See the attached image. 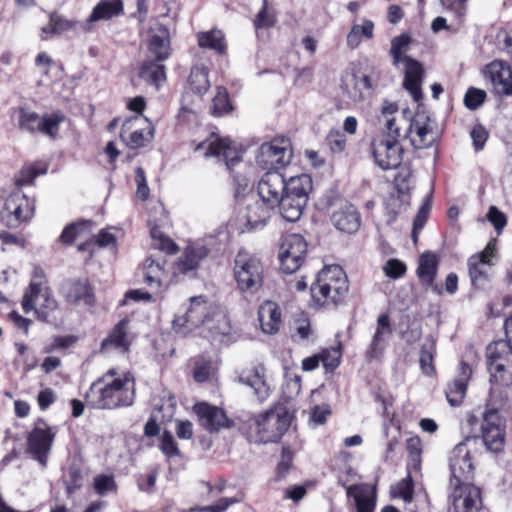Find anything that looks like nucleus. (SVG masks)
<instances>
[{"instance_id": "obj_1", "label": "nucleus", "mask_w": 512, "mask_h": 512, "mask_svg": "<svg viewBox=\"0 0 512 512\" xmlns=\"http://www.w3.org/2000/svg\"><path fill=\"white\" fill-rule=\"evenodd\" d=\"M136 381L131 372L110 368L96 378L85 394L86 404L94 409L116 410L133 405Z\"/></svg>"}, {"instance_id": "obj_2", "label": "nucleus", "mask_w": 512, "mask_h": 512, "mask_svg": "<svg viewBox=\"0 0 512 512\" xmlns=\"http://www.w3.org/2000/svg\"><path fill=\"white\" fill-rule=\"evenodd\" d=\"M349 290L345 271L339 265L325 266L310 287V306L333 309L344 301Z\"/></svg>"}, {"instance_id": "obj_3", "label": "nucleus", "mask_w": 512, "mask_h": 512, "mask_svg": "<svg viewBox=\"0 0 512 512\" xmlns=\"http://www.w3.org/2000/svg\"><path fill=\"white\" fill-rule=\"evenodd\" d=\"M504 332L505 339L492 341L485 349L491 392L512 386V320L508 321Z\"/></svg>"}, {"instance_id": "obj_4", "label": "nucleus", "mask_w": 512, "mask_h": 512, "mask_svg": "<svg viewBox=\"0 0 512 512\" xmlns=\"http://www.w3.org/2000/svg\"><path fill=\"white\" fill-rule=\"evenodd\" d=\"M21 306L26 314L34 312L35 318L40 322L52 324L56 321L54 314L59 304L42 268L34 269L32 279L24 289Z\"/></svg>"}, {"instance_id": "obj_5", "label": "nucleus", "mask_w": 512, "mask_h": 512, "mask_svg": "<svg viewBox=\"0 0 512 512\" xmlns=\"http://www.w3.org/2000/svg\"><path fill=\"white\" fill-rule=\"evenodd\" d=\"M291 425L288 409L280 404L250 418L247 439L256 444L278 443Z\"/></svg>"}, {"instance_id": "obj_6", "label": "nucleus", "mask_w": 512, "mask_h": 512, "mask_svg": "<svg viewBox=\"0 0 512 512\" xmlns=\"http://www.w3.org/2000/svg\"><path fill=\"white\" fill-rule=\"evenodd\" d=\"M233 275L240 292L253 294L263 285L264 267L258 257L240 250L234 259Z\"/></svg>"}, {"instance_id": "obj_7", "label": "nucleus", "mask_w": 512, "mask_h": 512, "mask_svg": "<svg viewBox=\"0 0 512 512\" xmlns=\"http://www.w3.org/2000/svg\"><path fill=\"white\" fill-rule=\"evenodd\" d=\"M307 251L308 243L301 234L291 233L285 235L279 248L281 271L286 274L298 271L306 259Z\"/></svg>"}, {"instance_id": "obj_8", "label": "nucleus", "mask_w": 512, "mask_h": 512, "mask_svg": "<svg viewBox=\"0 0 512 512\" xmlns=\"http://www.w3.org/2000/svg\"><path fill=\"white\" fill-rule=\"evenodd\" d=\"M481 439L486 449L492 453L504 450L506 440V421L497 409H486L480 426Z\"/></svg>"}, {"instance_id": "obj_9", "label": "nucleus", "mask_w": 512, "mask_h": 512, "mask_svg": "<svg viewBox=\"0 0 512 512\" xmlns=\"http://www.w3.org/2000/svg\"><path fill=\"white\" fill-rule=\"evenodd\" d=\"M55 432L42 418H39L32 430L26 437V452L31 457L45 466L47 464L48 455L52 449L55 439Z\"/></svg>"}, {"instance_id": "obj_10", "label": "nucleus", "mask_w": 512, "mask_h": 512, "mask_svg": "<svg viewBox=\"0 0 512 512\" xmlns=\"http://www.w3.org/2000/svg\"><path fill=\"white\" fill-rule=\"evenodd\" d=\"M448 503L452 512H481L483 491L475 484L448 486Z\"/></svg>"}, {"instance_id": "obj_11", "label": "nucleus", "mask_w": 512, "mask_h": 512, "mask_svg": "<svg viewBox=\"0 0 512 512\" xmlns=\"http://www.w3.org/2000/svg\"><path fill=\"white\" fill-rule=\"evenodd\" d=\"M449 468V486L473 483L475 467L466 443L461 442L453 448L449 459Z\"/></svg>"}, {"instance_id": "obj_12", "label": "nucleus", "mask_w": 512, "mask_h": 512, "mask_svg": "<svg viewBox=\"0 0 512 512\" xmlns=\"http://www.w3.org/2000/svg\"><path fill=\"white\" fill-rule=\"evenodd\" d=\"M134 340L135 336L131 332L130 319L124 317L108 331L106 337L100 343L98 353L101 355L111 352L128 354Z\"/></svg>"}, {"instance_id": "obj_13", "label": "nucleus", "mask_w": 512, "mask_h": 512, "mask_svg": "<svg viewBox=\"0 0 512 512\" xmlns=\"http://www.w3.org/2000/svg\"><path fill=\"white\" fill-rule=\"evenodd\" d=\"M258 161L265 166L280 168L288 165L292 158V143L288 137L277 136L259 148Z\"/></svg>"}, {"instance_id": "obj_14", "label": "nucleus", "mask_w": 512, "mask_h": 512, "mask_svg": "<svg viewBox=\"0 0 512 512\" xmlns=\"http://www.w3.org/2000/svg\"><path fill=\"white\" fill-rule=\"evenodd\" d=\"M370 148L375 163L381 169L392 170L401 165L404 150L399 141L388 140L387 137H374Z\"/></svg>"}, {"instance_id": "obj_15", "label": "nucleus", "mask_w": 512, "mask_h": 512, "mask_svg": "<svg viewBox=\"0 0 512 512\" xmlns=\"http://www.w3.org/2000/svg\"><path fill=\"white\" fill-rule=\"evenodd\" d=\"M193 411L197 416L199 425L210 434L231 429L235 425L234 420L228 417L223 408L207 402L196 403L193 406Z\"/></svg>"}, {"instance_id": "obj_16", "label": "nucleus", "mask_w": 512, "mask_h": 512, "mask_svg": "<svg viewBox=\"0 0 512 512\" xmlns=\"http://www.w3.org/2000/svg\"><path fill=\"white\" fill-rule=\"evenodd\" d=\"M140 120L139 116H130L122 123L120 138L130 149L144 147L154 138V126L147 118L146 127L134 129Z\"/></svg>"}, {"instance_id": "obj_17", "label": "nucleus", "mask_w": 512, "mask_h": 512, "mask_svg": "<svg viewBox=\"0 0 512 512\" xmlns=\"http://www.w3.org/2000/svg\"><path fill=\"white\" fill-rule=\"evenodd\" d=\"M472 374V366L466 361H460L455 377L447 383L445 388V396L451 406L457 407L463 403Z\"/></svg>"}, {"instance_id": "obj_18", "label": "nucleus", "mask_w": 512, "mask_h": 512, "mask_svg": "<svg viewBox=\"0 0 512 512\" xmlns=\"http://www.w3.org/2000/svg\"><path fill=\"white\" fill-rule=\"evenodd\" d=\"M285 181L284 176L276 170L267 171L261 177L257 190L267 206L275 208L281 202V196L285 192Z\"/></svg>"}, {"instance_id": "obj_19", "label": "nucleus", "mask_w": 512, "mask_h": 512, "mask_svg": "<svg viewBox=\"0 0 512 512\" xmlns=\"http://www.w3.org/2000/svg\"><path fill=\"white\" fill-rule=\"evenodd\" d=\"M411 145L415 149H424L432 146L434 137L432 135L431 118L426 113H416L411 118L406 130Z\"/></svg>"}, {"instance_id": "obj_20", "label": "nucleus", "mask_w": 512, "mask_h": 512, "mask_svg": "<svg viewBox=\"0 0 512 512\" xmlns=\"http://www.w3.org/2000/svg\"><path fill=\"white\" fill-rule=\"evenodd\" d=\"M64 297L68 303L79 305L84 304L93 307L96 304L94 287L89 278L70 279L65 284Z\"/></svg>"}, {"instance_id": "obj_21", "label": "nucleus", "mask_w": 512, "mask_h": 512, "mask_svg": "<svg viewBox=\"0 0 512 512\" xmlns=\"http://www.w3.org/2000/svg\"><path fill=\"white\" fill-rule=\"evenodd\" d=\"M210 250L201 244H189L173 265V276L187 275L196 272L201 262L207 258Z\"/></svg>"}, {"instance_id": "obj_22", "label": "nucleus", "mask_w": 512, "mask_h": 512, "mask_svg": "<svg viewBox=\"0 0 512 512\" xmlns=\"http://www.w3.org/2000/svg\"><path fill=\"white\" fill-rule=\"evenodd\" d=\"M440 259L435 252L425 251L419 257L416 275L420 284L425 289H432L433 292L441 295V287L435 283Z\"/></svg>"}, {"instance_id": "obj_23", "label": "nucleus", "mask_w": 512, "mask_h": 512, "mask_svg": "<svg viewBox=\"0 0 512 512\" xmlns=\"http://www.w3.org/2000/svg\"><path fill=\"white\" fill-rule=\"evenodd\" d=\"M150 37L147 49L151 56L158 61H166L171 55V42L169 29L157 22L149 29Z\"/></svg>"}, {"instance_id": "obj_24", "label": "nucleus", "mask_w": 512, "mask_h": 512, "mask_svg": "<svg viewBox=\"0 0 512 512\" xmlns=\"http://www.w3.org/2000/svg\"><path fill=\"white\" fill-rule=\"evenodd\" d=\"M484 72L498 94L512 96V67L510 65L502 60H494L486 65Z\"/></svg>"}, {"instance_id": "obj_25", "label": "nucleus", "mask_w": 512, "mask_h": 512, "mask_svg": "<svg viewBox=\"0 0 512 512\" xmlns=\"http://www.w3.org/2000/svg\"><path fill=\"white\" fill-rule=\"evenodd\" d=\"M211 83L209 80V69L206 66H193L187 77L185 89L181 97V102L189 104V95L193 94L200 99L209 91Z\"/></svg>"}, {"instance_id": "obj_26", "label": "nucleus", "mask_w": 512, "mask_h": 512, "mask_svg": "<svg viewBox=\"0 0 512 512\" xmlns=\"http://www.w3.org/2000/svg\"><path fill=\"white\" fill-rule=\"evenodd\" d=\"M404 70L403 87L412 99L420 103L423 100L422 82L425 70L422 63L414 58H407Z\"/></svg>"}, {"instance_id": "obj_27", "label": "nucleus", "mask_w": 512, "mask_h": 512, "mask_svg": "<svg viewBox=\"0 0 512 512\" xmlns=\"http://www.w3.org/2000/svg\"><path fill=\"white\" fill-rule=\"evenodd\" d=\"M5 210L13 218L11 226H17L22 222L29 221L35 212L34 201L24 194L10 195L4 205Z\"/></svg>"}, {"instance_id": "obj_28", "label": "nucleus", "mask_w": 512, "mask_h": 512, "mask_svg": "<svg viewBox=\"0 0 512 512\" xmlns=\"http://www.w3.org/2000/svg\"><path fill=\"white\" fill-rule=\"evenodd\" d=\"M331 221L339 231L353 234L361 226V215L354 205L346 203L333 212Z\"/></svg>"}, {"instance_id": "obj_29", "label": "nucleus", "mask_w": 512, "mask_h": 512, "mask_svg": "<svg viewBox=\"0 0 512 512\" xmlns=\"http://www.w3.org/2000/svg\"><path fill=\"white\" fill-rule=\"evenodd\" d=\"M347 496L355 502L356 512H374L377 493L375 487L368 484H354L346 487Z\"/></svg>"}, {"instance_id": "obj_30", "label": "nucleus", "mask_w": 512, "mask_h": 512, "mask_svg": "<svg viewBox=\"0 0 512 512\" xmlns=\"http://www.w3.org/2000/svg\"><path fill=\"white\" fill-rule=\"evenodd\" d=\"M258 319L264 333L270 335L277 333L282 325L280 306L273 301H265L258 309Z\"/></svg>"}, {"instance_id": "obj_31", "label": "nucleus", "mask_w": 512, "mask_h": 512, "mask_svg": "<svg viewBox=\"0 0 512 512\" xmlns=\"http://www.w3.org/2000/svg\"><path fill=\"white\" fill-rule=\"evenodd\" d=\"M239 382L253 388L255 395L261 402L270 395V387L265 380L262 366H254L251 369L243 370L239 375Z\"/></svg>"}, {"instance_id": "obj_32", "label": "nucleus", "mask_w": 512, "mask_h": 512, "mask_svg": "<svg viewBox=\"0 0 512 512\" xmlns=\"http://www.w3.org/2000/svg\"><path fill=\"white\" fill-rule=\"evenodd\" d=\"M166 259L155 260L152 257L145 259L142 267L143 281L149 287H161L168 277Z\"/></svg>"}, {"instance_id": "obj_33", "label": "nucleus", "mask_w": 512, "mask_h": 512, "mask_svg": "<svg viewBox=\"0 0 512 512\" xmlns=\"http://www.w3.org/2000/svg\"><path fill=\"white\" fill-rule=\"evenodd\" d=\"M156 59H146L139 68V77L157 89L166 81V66Z\"/></svg>"}, {"instance_id": "obj_34", "label": "nucleus", "mask_w": 512, "mask_h": 512, "mask_svg": "<svg viewBox=\"0 0 512 512\" xmlns=\"http://www.w3.org/2000/svg\"><path fill=\"white\" fill-rule=\"evenodd\" d=\"M313 190V181L310 175L300 174L290 177L285 181L284 194L296 198L298 201L308 202L309 195Z\"/></svg>"}, {"instance_id": "obj_35", "label": "nucleus", "mask_w": 512, "mask_h": 512, "mask_svg": "<svg viewBox=\"0 0 512 512\" xmlns=\"http://www.w3.org/2000/svg\"><path fill=\"white\" fill-rule=\"evenodd\" d=\"M236 109L230 94L225 86H216L212 97L209 113L215 118L231 115Z\"/></svg>"}, {"instance_id": "obj_36", "label": "nucleus", "mask_w": 512, "mask_h": 512, "mask_svg": "<svg viewBox=\"0 0 512 512\" xmlns=\"http://www.w3.org/2000/svg\"><path fill=\"white\" fill-rule=\"evenodd\" d=\"M124 12L122 0H100L93 8L89 20L97 22L100 20H109L119 16Z\"/></svg>"}, {"instance_id": "obj_37", "label": "nucleus", "mask_w": 512, "mask_h": 512, "mask_svg": "<svg viewBox=\"0 0 512 512\" xmlns=\"http://www.w3.org/2000/svg\"><path fill=\"white\" fill-rule=\"evenodd\" d=\"M197 43L199 47L213 50L219 55L224 54L227 49L225 36L222 31L218 29L199 32L197 34Z\"/></svg>"}, {"instance_id": "obj_38", "label": "nucleus", "mask_w": 512, "mask_h": 512, "mask_svg": "<svg viewBox=\"0 0 512 512\" xmlns=\"http://www.w3.org/2000/svg\"><path fill=\"white\" fill-rule=\"evenodd\" d=\"M467 264L472 286L475 289H485L490 282L486 268L488 265L484 260L473 256L468 258Z\"/></svg>"}, {"instance_id": "obj_39", "label": "nucleus", "mask_w": 512, "mask_h": 512, "mask_svg": "<svg viewBox=\"0 0 512 512\" xmlns=\"http://www.w3.org/2000/svg\"><path fill=\"white\" fill-rule=\"evenodd\" d=\"M308 202L304 200L298 201L296 198L290 197L283 193L281 202L277 204L280 214L288 222H296L300 219Z\"/></svg>"}, {"instance_id": "obj_40", "label": "nucleus", "mask_w": 512, "mask_h": 512, "mask_svg": "<svg viewBox=\"0 0 512 512\" xmlns=\"http://www.w3.org/2000/svg\"><path fill=\"white\" fill-rule=\"evenodd\" d=\"M186 314L188 316L189 328H198L209 318V307L207 301L202 297L192 298Z\"/></svg>"}, {"instance_id": "obj_41", "label": "nucleus", "mask_w": 512, "mask_h": 512, "mask_svg": "<svg viewBox=\"0 0 512 512\" xmlns=\"http://www.w3.org/2000/svg\"><path fill=\"white\" fill-rule=\"evenodd\" d=\"M40 119L37 132L55 140L59 135L60 125L65 121L66 117L62 111L57 110L50 114H44Z\"/></svg>"}, {"instance_id": "obj_42", "label": "nucleus", "mask_w": 512, "mask_h": 512, "mask_svg": "<svg viewBox=\"0 0 512 512\" xmlns=\"http://www.w3.org/2000/svg\"><path fill=\"white\" fill-rule=\"evenodd\" d=\"M412 42V38L407 33H402L391 40L390 56L392 58V64L398 66L400 63H406L407 58H411L406 53L409 50V46Z\"/></svg>"}, {"instance_id": "obj_43", "label": "nucleus", "mask_w": 512, "mask_h": 512, "mask_svg": "<svg viewBox=\"0 0 512 512\" xmlns=\"http://www.w3.org/2000/svg\"><path fill=\"white\" fill-rule=\"evenodd\" d=\"M150 236L152 238V245L154 248L165 252L168 255H174L178 252V245L156 224L149 222Z\"/></svg>"}, {"instance_id": "obj_44", "label": "nucleus", "mask_w": 512, "mask_h": 512, "mask_svg": "<svg viewBox=\"0 0 512 512\" xmlns=\"http://www.w3.org/2000/svg\"><path fill=\"white\" fill-rule=\"evenodd\" d=\"M228 137H221L217 133L212 132L209 137L195 145L194 151H201L205 149L204 155L210 156H222L225 148H227Z\"/></svg>"}, {"instance_id": "obj_45", "label": "nucleus", "mask_w": 512, "mask_h": 512, "mask_svg": "<svg viewBox=\"0 0 512 512\" xmlns=\"http://www.w3.org/2000/svg\"><path fill=\"white\" fill-rule=\"evenodd\" d=\"M272 209H274V207L267 206L263 200L248 205L246 213L247 223L252 227L266 224L270 218V211Z\"/></svg>"}, {"instance_id": "obj_46", "label": "nucleus", "mask_w": 512, "mask_h": 512, "mask_svg": "<svg viewBox=\"0 0 512 512\" xmlns=\"http://www.w3.org/2000/svg\"><path fill=\"white\" fill-rule=\"evenodd\" d=\"M362 36L367 39H372L374 36V23L371 20H364L363 24H354L347 34V45L351 49L357 48L361 41Z\"/></svg>"}, {"instance_id": "obj_47", "label": "nucleus", "mask_w": 512, "mask_h": 512, "mask_svg": "<svg viewBox=\"0 0 512 512\" xmlns=\"http://www.w3.org/2000/svg\"><path fill=\"white\" fill-rule=\"evenodd\" d=\"M93 225L92 220H79L68 224L62 230L58 241L63 245L70 246L74 243L75 239L84 230L89 229Z\"/></svg>"}, {"instance_id": "obj_48", "label": "nucleus", "mask_w": 512, "mask_h": 512, "mask_svg": "<svg viewBox=\"0 0 512 512\" xmlns=\"http://www.w3.org/2000/svg\"><path fill=\"white\" fill-rule=\"evenodd\" d=\"M320 363H322L325 372L332 373L334 372L341 362L342 357V347L341 344H338L336 347H328L322 349L319 353Z\"/></svg>"}, {"instance_id": "obj_49", "label": "nucleus", "mask_w": 512, "mask_h": 512, "mask_svg": "<svg viewBox=\"0 0 512 512\" xmlns=\"http://www.w3.org/2000/svg\"><path fill=\"white\" fill-rule=\"evenodd\" d=\"M277 22L276 11L268 0H263L262 7L256 14L253 24L256 29H268Z\"/></svg>"}, {"instance_id": "obj_50", "label": "nucleus", "mask_w": 512, "mask_h": 512, "mask_svg": "<svg viewBox=\"0 0 512 512\" xmlns=\"http://www.w3.org/2000/svg\"><path fill=\"white\" fill-rule=\"evenodd\" d=\"M435 354L436 346L434 342L429 345H422L420 350L419 364L421 371L427 376H433L436 374V367L434 364Z\"/></svg>"}, {"instance_id": "obj_51", "label": "nucleus", "mask_w": 512, "mask_h": 512, "mask_svg": "<svg viewBox=\"0 0 512 512\" xmlns=\"http://www.w3.org/2000/svg\"><path fill=\"white\" fill-rule=\"evenodd\" d=\"M18 116V127L20 130L27 131L31 134L37 133L39 123L41 121V116L34 112L29 111L25 108L19 109Z\"/></svg>"}, {"instance_id": "obj_52", "label": "nucleus", "mask_w": 512, "mask_h": 512, "mask_svg": "<svg viewBox=\"0 0 512 512\" xmlns=\"http://www.w3.org/2000/svg\"><path fill=\"white\" fill-rule=\"evenodd\" d=\"M93 489L96 494L104 496L108 493H116L118 485L113 474H98L93 479Z\"/></svg>"}, {"instance_id": "obj_53", "label": "nucleus", "mask_w": 512, "mask_h": 512, "mask_svg": "<svg viewBox=\"0 0 512 512\" xmlns=\"http://www.w3.org/2000/svg\"><path fill=\"white\" fill-rule=\"evenodd\" d=\"M294 452L290 446L284 445L281 449L280 460L276 466V479L286 478L293 466Z\"/></svg>"}, {"instance_id": "obj_54", "label": "nucleus", "mask_w": 512, "mask_h": 512, "mask_svg": "<svg viewBox=\"0 0 512 512\" xmlns=\"http://www.w3.org/2000/svg\"><path fill=\"white\" fill-rule=\"evenodd\" d=\"M355 91L349 92L350 97L355 102L363 101L365 99V92L371 93L373 90L372 80L369 75L363 74L361 76L353 75Z\"/></svg>"}, {"instance_id": "obj_55", "label": "nucleus", "mask_w": 512, "mask_h": 512, "mask_svg": "<svg viewBox=\"0 0 512 512\" xmlns=\"http://www.w3.org/2000/svg\"><path fill=\"white\" fill-rule=\"evenodd\" d=\"M212 362L205 357H198L193 364L192 376L198 383H204L209 380L211 374Z\"/></svg>"}, {"instance_id": "obj_56", "label": "nucleus", "mask_w": 512, "mask_h": 512, "mask_svg": "<svg viewBox=\"0 0 512 512\" xmlns=\"http://www.w3.org/2000/svg\"><path fill=\"white\" fill-rule=\"evenodd\" d=\"M326 143L333 154H341L347 146V138L337 129H331L326 135Z\"/></svg>"}, {"instance_id": "obj_57", "label": "nucleus", "mask_w": 512, "mask_h": 512, "mask_svg": "<svg viewBox=\"0 0 512 512\" xmlns=\"http://www.w3.org/2000/svg\"><path fill=\"white\" fill-rule=\"evenodd\" d=\"M83 486V474L80 468L70 467L67 480L65 481V491L68 497L74 495Z\"/></svg>"}, {"instance_id": "obj_58", "label": "nucleus", "mask_w": 512, "mask_h": 512, "mask_svg": "<svg viewBox=\"0 0 512 512\" xmlns=\"http://www.w3.org/2000/svg\"><path fill=\"white\" fill-rule=\"evenodd\" d=\"M383 124L382 134L378 137H387L388 140H396L399 141L401 137V127L399 125V121H405L402 117L398 119L397 117H389L388 119L379 120Z\"/></svg>"}, {"instance_id": "obj_59", "label": "nucleus", "mask_w": 512, "mask_h": 512, "mask_svg": "<svg viewBox=\"0 0 512 512\" xmlns=\"http://www.w3.org/2000/svg\"><path fill=\"white\" fill-rule=\"evenodd\" d=\"M431 210V202L429 199H426L421 207L419 208L414 221H413V229H412V238L416 243L418 240V233L421 231L428 219L429 213Z\"/></svg>"}, {"instance_id": "obj_60", "label": "nucleus", "mask_w": 512, "mask_h": 512, "mask_svg": "<svg viewBox=\"0 0 512 512\" xmlns=\"http://www.w3.org/2000/svg\"><path fill=\"white\" fill-rule=\"evenodd\" d=\"M486 97L484 90L470 87L464 95V105L469 110H476L485 102Z\"/></svg>"}, {"instance_id": "obj_61", "label": "nucleus", "mask_w": 512, "mask_h": 512, "mask_svg": "<svg viewBox=\"0 0 512 512\" xmlns=\"http://www.w3.org/2000/svg\"><path fill=\"white\" fill-rule=\"evenodd\" d=\"M413 495L414 484L411 476L399 481L393 490V496L403 499L406 503L412 502Z\"/></svg>"}, {"instance_id": "obj_62", "label": "nucleus", "mask_w": 512, "mask_h": 512, "mask_svg": "<svg viewBox=\"0 0 512 512\" xmlns=\"http://www.w3.org/2000/svg\"><path fill=\"white\" fill-rule=\"evenodd\" d=\"M159 448L161 452L168 458H173L180 455L178 444L175 441L172 433L168 430L163 432Z\"/></svg>"}, {"instance_id": "obj_63", "label": "nucleus", "mask_w": 512, "mask_h": 512, "mask_svg": "<svg viewBox=\"0 0 512 512\" xmlns=\"http://www.w3.org/2000/svg\"><path fill=\"white\" fill-rule=\"evenodd\" d=\"M473 148L476 152L481 151L489 138V132L482 124H475L470 131Z\"/></svg>"}, {"instance_id": "obj_64", "label": "nucleus", "mask_w": 512, "mask_h": 512, "mask_svg": "<svg viewBox=\"0 0 512 512\" xmlns=\"http://www.w3.org/2000/svg\"><path fill=\"white\" fill-rule=\"evenodd\" d=\"M393 327L388 313H382L377 317V326L374 336L386 340V337L391 336Z\"/></svg>"}]
</instances>
